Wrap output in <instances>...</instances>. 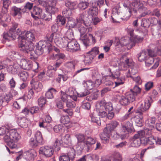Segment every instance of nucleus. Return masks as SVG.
<instances>
[{
  "label": "nucleus",
  "instance_id": "f257e3e1",
  "mask_svg": "<svg viewBox=\"0 0 161 161\" xmlns=\"http://www.w3.org/2000/svg\"><path fill=\"white\" fill-rule=\"evenodd\" d=\"M18 24H15L10 29L8 32H4L3 34V38L7 41L14 40L18 35L19 41V47L22 46L31 45V42L35 39L34 35L30 31L27 32L25 35L21 34V30L18 28Z\"/></svg>",
  "mask_w": 161,
  "mask_h": 161
},
{
  "label": "nucleus",
  "instance_id": "f03ea898",
  "mask_svg": "<svg viewBox=\"0 0 161 161\" xmlns=\"http://www.w3.org/2000/svg\"><path fill=\"white\" fill-rule=\"evenodd\" d=\"M20 138V136L16 131L12 127H10L9 132L4 136L3 139L10 148L13 149L16 148L17 145L15 142Z\"/></svg>",
  "mask_w": 161,
  "mask_h": 161
},
{
  "label": "nucleus",
  "instance_id": "7ed1b4c3",
  "mask_svg": "<svg viewBox=\"0 0 161 161\" xmlns=\"http://www.w3.org/2000/svg\"><path fill=\"white\" fill-rule=\"evenodd\" d=\"M145 2L142 1H136L131 3L130 9L128 11L130 14L134 13L136 14L138 11L142 14L141 17L144 16L147 14V8L144 6Z\"/></svg>",
  "mask_w": 161,
  "mask_h": 161
},
{
  "label": "nucleus",
  "instance_id": "20e7f679",
  "mask_svg": "<svg viewBox=\"0 0 161 161\" xmlns=\"http://www.w3.org/2000/svg\"><path fill=\"white\" fill-rule=\"evenodd\" d=\"M134 62L132 60L129 58H126L125 60L123 66V67H128V70L125 73V75L128 77H130L134 79V75L137 72L136 67L134 66Z\"/></svg>",
  "mask_w": 161,
  "mask_h": 161
},
{
  "label": "nucleus",
  "instance_id": "39448f33",
  "mask_svg": "<svg viewBox=\"0 0 161 161\" xmlns=\"http://www.w3.org/2000/svg\"><path fill=\"white\" fill-rule=\"evenodd\" d=\"M53 48L51 44L47 41H40L36 46V52L37 55L42 54L45 51L49 53Z\"/></svg>",
  "mask_w": 161,
  "mask_h": 161
},
{
  "label": "nucleus",
  "instance_id": "423d86ee",
  "mask_svg": "<svg viewBox=\"0 0 161 161\" xmlns=\"http://www.w3.org/2000/svg\"><path fill=\"white\" fill-rule=\"evenodd\" d=\"M22 46L19 47V49L23 53H27L31 59L34 60L37 58V56L38 55L36 52V50H33L32 46L26 45V46H24L23 44Z\"/></svg>",
  "mask_w": 161,
  "mask_h": 161
},
{
  "label": "nucleus",
  "instance_id": "0eeeda50",
  "mask_svg": "<svg viewBox=\"0 0 161 161\" xmlns=\"http://www.w3.org/2000/svg\"><path fill=\"white\" fill-rule=\"evenodd\" d=\"M83 25V24L79 23L76 28L78 29L80 33V40L85 46L86 47L89 45L90 41L88 39L87 35L86 34L84 35L86 32L87 28L85 27Z\"/></svg>",
  "mask_w": 161,
  "mask_h": 161
},
{
  "label": "nucleus",
  "instance_id": "6e6552de",
  "mask_svg": "<svg viewBox=\"0 0 161 161\" xmlns=\"http://www.w3.org/2000/svg\"><path fill=\"white\" fill-rule=\"evenodd\" d=\"M105 100H102L98 102L96 104V110L98 113V115L102 117H104L107 115V113L105 111Z\"/></svg>",
  "mask_w": 161,
  "mask_h": 161
},
{
  "label": "nucleus",
  "instance_id": "1a4fd4ad",
  "mask_svg": "<svg viewBox=\"0 0 161 161\" xmlns=\"http://www.w3.org/2000/svg\"><path fill=\"white\" fill-rule=\"evenodd\" d=\"M39 153L47 157L52 156L54 153L53 148L51 146H45L41 147L39 150Z\"/></svg>",
  "mask_w": 161,
  "mask_h": 161
},
{
  "label": "nucleus",
  "instance_id": "9d476101",
  "mask_svg": "<svg viewBox=\"0 0 161 161\" xmlns=\"http://www.w3.org/2000/svg\"><path fill=\"white\" fill-rule=\"evenodd\" d=\"M68 51L75 52L80 50L79 44L75 40L69 41L67 48Z\"/></svg>",
  "mask_w": 161,
  "mask_h": 161
},
{
  "label": "nucleus",
  "instance_id": "9b49d317",
  "mask_svg": "<svg viewBox=\"0 0 161 161\" xmlns=\"http://www.w3.org/2000/svg\"><path fill=\"white\" fill-rule=\"evenodd\" d=\"M69 41L65 37L61 38H55L54 39V42L56 45L61 48L65 47L67 48Z\"/></svg>",
  "mask_w": 161,
  "mask_h": 161
},
{
  "label": "nucleus",
  "instance_id": "f8f14e48",
  "mask_svg": "<svg viewBox=\"0 0 161 161\" xmlns=\"http://www.w3.org/2000/svg\"><path fill=\"white\" fill-rule=\"evenodd\" d=\"M75 155L74 150L71 149L67 153H62L59 157V161H70Z\"/></svg>",
  "mask_w": 161,
  "mask_h": 161
},
{
  "label": "nucleus",
  "instance_id": "ddd939ff",
  "mask_svg": "<svg viewBox=\"0 0 161 161\" xmlns=\"http://www.w3.org/2000/svg\"><path fill=\"white\" fill-rule=\"evenodd\" d=\"M77 20L78 23L83 24L86 26H88L90 25V23L88 22L89 19L86 13H83L80 14L79 17L77 18Z\"/></svg>",
  "mask_w": 161,
  "mask_h": 161
},
{
  "label": "nucleus",
  "instance_id": "4468645a",
  "mask_svg": "<svg viewBox=\"0 0 161 161\" xmlns=\"http://www.w3.org/2000/svg\"><path fill=\"white\" fill-rule=\"evenodd\" d=\"M42 12V10L41 8L35 6L31 12V16L35 20H38L40 19Z\"/></svg>",
  "mask_w": 161,
  "mask_h": 161
},
{
  "label": "nucleus",
  "instance_id": "2eb2a0df",
  "mask_svg": "<svg viewBox=\"0 0 161 161\" xmlns=\"http://www.w3.org/2000/svg\"><path fill=\"white\" fill-rule=\"evenodd\" d=\"M119 126V124L118 122L116 121H113L110 123L107 124L105 128L111 134L112 131L119 130L118 129H117V128Z\"/></svg>",
  "mask_w": 161,
  "mask_h": 161
},
{
  "label": "nucleus",
  "instance_id": "dca6fc26",
  "mask_svg": "<svg viewBox=\"0 0 161 161\" xmlns=\"http://www.w3.org/2000/svg\"><path fill=\"white\" fill-rule=\"evenodd\" d=\"M132 125L129 122L127 121L125 122V124L122 125L121 127L120 128L121 131L124 133L125 134L131 132L132 131Z\"/></svg>",
  "mask_w": 161,
  "mask_h": 161
},
{
  "label": "nucleus",
  "instance_id": "f3484780",
  "mask_svg": "<svg viewBox=\"0 0 161 161\" xmlns=\"http://www.w3.org/2000/svg\"><path fill=\"white\" fill-rule=\"evenodd\" d=\"M21 67L25 70H30L33 67L32 62L25 59H22L20 61Z\"/></svg>",
  "mask_w": 161,
  "mask_h": 161
},
{
  "label": "nucleus",
  "instance_id": "a211bd4d",
  "mask_svg": "<svg viewBox=\"0 0 161 161\" xmlns=\"http://www.w3.org/2000/svg\"><path fill=\"white\" fill-rule=\"evenodd\" d=\"M152 103V100L151 97H149L147 99H145L143 104H142L140 107L141 111L142 112L148 110L150 108L151 103Z\"/></svg>",
  "mask_w": 161,
  "mask_h": 161
},
{
  "label": "nucleus",
  "instance_id": "6ab92c4d",
  "mask_svg": "<svg viewBox=\"0 0 161 161\" xmlns=\"http://www.w3.org/2000/svg\"><path fill=\"white\" fill-rule=\"evenodd\" d=\"M57 1L54 0L51 3L48 7L47 8L46 11L47 12L52 15V14H54L58 11V8L56 7Z\"/></svg>",
  "mask_w": 161,
  "mask_h": 161
},
{
  "label": "nucleus",
  "instance_id": "aec40b11",
  "mask_svg": "<svg viewBox=\"0 0 161 161\" xmlns=\"http://www.w3.org/2000/svg\"><path fill=\"white\" fill-rule=\"evenodd\" d=\"M120 44L123 46H127L129 45L131 47L135 46V43L128 37H125L121 38L119 40Z\"/></svg>",
  "mask_w": 161,
  "mask_h": 161
},
{
  "label": "nucleus",
  "instance_id": "412c9836",
  "mask_svg": "<svg viewBox=\"0 0 161 161\" xmlns=\"http://www.w3.org/2000/svg\"><path fill=\"white\" fill-rule=\"evenodd\" d=\"M24 153L26 154V158L29 161L33 160L36 155V151L33 149L26 151Z\"/></svg>",
  "mask_w": 161,
  "mask_h": 161
},
{
  "label": "nucleus",
  "instance_id": "4be33fe9",
  "mask_svg": "<svg viewBox=\"0 0 161 161\" xmlns=\"http://www.w3.org/2000/svg\"><path fill=\"white\" fill-rule=\"evenodd\" d=\"M155 61V63L154 65L151 67V68L155 69L157 68L159 65L158 60L157 59H154L153 57H149L145 61V64L147 66H149Z\"/></svg>",
  "mask_w": 161,
  "mask_h": 161
},
{
  "label": "nucleus",
  "instance_id": "5701e85b",
  "mask_svg": "<svg viewBox=\"0 0 161 161\" xmlns=\"http://www.w3.org/2000/svg\"><path fill=\"white\" fill-rule=\"evenodd\" d=\"M30 84L32 85V88L37 92H40L42 90L43 86L41 82L36 81L35 79H33L31 81Z\"/></svg>",
  "mask_w": 161,
  "mask_h": 161
},
{
  "label": "nucleus",
  "instance_id": "b1692460",
  "mask_svg": "<svg viewBox=\"0 0 161 161\" xmlns=\"http://www.w3.org/2000/svg\"><path fill=\"white\" fill-rule=\"evenodd\" d=\"M158 25L155 29L152 30L153 35L159 38L161 37V20H157Z\"/></svg>",
  "mask_w": 161,
  "mask_h": 161
},
{
  "label": "nucleus",
  "instance_id": "393cba45",
  "mask_svg": "<svg viewBox=\"0 0 161 161\" xmlns=\"http://www.w3.org/2000/svg\"><path fill=\"white\" fill-rule=\"evenodd\" d=\"M79 24V23H78L77 19L76 20H75L74 19L71 17L68 19L67 25L70 28H76Z\"/></svg>",
  "mask_w": 161,
  "mask_h": 161
},
{
  "label": "nucleus",
  "instance_id": "a878e982",
  "mask_svg": "<svg viewBox=\"0 0 161 161\" xmlns=\"http://www.w3.org/2000/svg\"><path fill=\"white\" fill-rule=\"evenodd\" d=\"M138 115H136L134 118V120L135 122L136 125L139 127H141L142 126V119H143L142 115V113L141 112H139Z\"/></svg>",
  "mask_w": 161,
  "mask_h": 161
},
{
  "label": "nucleus",
  "instance_id": "bb28decb",
  "mask_svg": "<svg viewBox=\"0 0 161 161\" xmlns=\"http://www.w3.org/2000/svg\"><path fill=\"white\" fill-rule=\"evenodd\" d=\"M115 133L113 136V137L114 139H117L120 138L123 140L125 139L126 138V134L124 133H123L121 131L120 129H119V130L116 131Z\"/></svg>",
  "mask_w": 161,
  "mask_h": 161
},
{
  "label": "nucleus",
  "instance_id": "cd10ccee",
  "mask_svg": "<svg viewBox=\"0 0 161 161\" xmlns=\"http://www.w3.org/2000/svg\"><path fill=\"white\" fill-rule=\"evenodd\" d=\"M77 3L75 1L72 2L70 1H66L65 2V5L68 9L71 10H74L77 7Z\"/></svg>",
  "mask_w": 161,
  "mask_h": 161
},
{
  "label": "nucleus",
  "instance_id": "c85d7f7f",
  "mask_svg": "<svg viewBox=\"0 0 161 161\" xmlns=\"http://www.w3.org/2000/svg\"><path fill=\"white\" fill-rule=\"evenodd\" d=\"M28 120L25 117H20L18 119V124L19 125L23 128H26L28 125Z\"/></svg>",
  "mask_w": 161,
  "mask_h": 161
},
{
  "label": "nucleus",
  "instance_id": "c756f323",
  "mask_svg": "<svg viewBox=\"0 0 161 161\" xmlns=\"http://www.w3.org/2000/svg\"><path fill=\"white\" fill-rule=\"evenodd\" d=\"M98 9L96 7L90 8L87 11L88 14L92 16H96L98 14Z\"/></svg>",
  "mask_w": 161,
  "mask_h": 161
},
{
  "label": "nucleus",
  "instance_id": "7c9ffc66",
  "mask_svg": "<svg viewBox=\"0 0 161 161\" xmlns=\"http://www.w3.org/2000/svg\"><path fill=\"white\" fill-rule=\"evenodd\" d=\"M57 92V90L53 88L48 89L45 94V97L47 98L51 99L53 97V95Z\"/></svg>",
  "mask_w": 161,
  "mask_h": 161
},
{
  "label": "nucleus",
  "instance_id": "2f4dec72",
  "mask_svg": "<svg viewBox=\"0 0 161 161\" xmlns=\"http://www.w3.org/2000/svg\"><path fill=\"white\" fill-rule=\"evenodd\" d=\"M119 72L118 71L116 72L114 75L112 74V78L117 79V81L114 82L115 83V87L117 86L123 84V83L122 82L120 78H119Z\"/></svg>",
  "mask_w": 161,
  "mask_h": 161
},
{
  "label": "nucleus",
  "instance_id": "473e14b6",
  "mask_svg": "<svg viewBox=\"0 0 161 161\" xmlns=\"http://www.w3.org/2000/svg\"><path fill=\"white\" fill-rule=\"evenodd\" d=\"M141 144L140 139L138 137H135V135L132 139L130 145L133 147H138Z\"/></svg>",
  "mask_w": 161,
  "mask_h": 161
},
{
  "label": "nucleus",
  "instance_id": "72a5a7b5",
  "mask_svg": "<svg viewBox=\"0 0 161 161\" xmlns=\"http://www.w3.org/2000/svg\"><path fill=\"white\" fill-rule=\"evenodd\" d=\"M35 139L41 144H43L44 143L43 137L41 132L39 131H36L34 135Z\"/></svg>",
  "mask_w": 161,
  "mask_h": 161
},
{
  "label": "nucleus",
  "instance_id": "f704fd0d",
  "mask_svg": "<svg viewBox=\"0 0 161 161\" xmlns=\"http://www.w3.org/2000/svg\"><path fill=\"white\" fill-rule=\"evenodd\" d=\"M63 143V141L61 137H59L56 139L53 145L54 147H55L56 150L57 151L60 149V146Z\"/></svg>",
  "mask_w": 161,
  "mask_h": 161
},
{
  "label": "nucleus",
  "instance_id": "c9c22d12",
  "mask_svg": "<svg viewBox=\"0 0 161 161\" xmlns=\"http://www.w3.org/2000/svg\"><path fill=\"white\" fill-rule=\"evenodd\" d=\"M148 56L147 53L146 52L142 51L138 55V59L139 61L142 62L146 61Z\"/></svg>",
  "mask_w": 161,
  "mask_h": 161
},
{
  "label": "nucleus",
  "instance_id": "e433bc0d",
  "mask_svg": "<svg viewBox=\"0 0 161 161\" xmlns=\"http://www.w3.org/2000/svg\"><path fill=\"white\" fill-rule=\"evenodd\" d=\"M12 97V95L9 93L8 94H2L0 95V99L6 102L7 103H8L11 100Z\"/></svg>",
  "mask_w": 161,
  "mask_h": 161
},
{
  "label": "nucleus",
  "instance_id": "4c0bfd02",
  "mask_svg": "<svg viewBox=\"0 0 161 161\" xmlns=\"http://www.w3.org/2000/svg\"><path fill=\"white\" fill-rule=\"evenodd\" d=\"M130 103H132L136 99V95L134 94L131 91H130L126 93L125 94Z\"/></svg>",
  "mask_w": 161,
  "mask_h": 161
},
{
  "label": "nucleus",
  "instance_id": "58836bf2",
  "mask_svg": "<svg viewBox=\"0 0 161 161\" xmlns=\"http://www.w3.org/2000/svg\"><path fill=\"white\" fill-rule=\"evenodd\" d=\"M111 133L105 128L103 130V133L100 136V138L102 140L107 141L110 137Z\"/></svg>",
  "mask_w": 161,
  "mask_h": 161
},
{
  "label": "nucleus",
  "instance_id": "ea45409f",
  "mask_svg": "<svg viewBox=\"0 0 161 161\" xmlns=\"http://www.w3.org/2000/svg\"><path fill=\"white\" fill-rule=\"evenodd\" d=\"M35 3L36 4L40 5L45 8L46 10L50 4H49L47 2L43 0H36Z\"/></svg>",
  "mask_w": 161,
  "mask_h": 161
},
{
  "label": "nucleus",
  "instance_id": "a19ab883",
  "mask_svg": "<svg viewBox=\"0 0 161 161\" xmlns=\"http://www.w3.org/2000/svg\"><path fill=\"white\" fill-rule=\"evenodd\" d=\"M99 52L98 48L95 47L92 48L91 50L88 52L87 53L94 58L97 55L99 54Z\"/></svg>",
  "mask_w": 161,
  "mask_h": 161
},
{
  "label": "nucleus",
  "instance_id": "79ce46f5",
  "mask_svg": "<svg viewBox=\"0 0 161 161\" xmlns=\"http://www.w3.org/2000/svg\"><path fill=\"white\" fill-rule=\"evenodd\" d=\"M90 117L91 118V121L92 122L96 123L98 125H101L100 118L94 113L91 114L90 115Z\"/></svg>",
  "mask_w": 161,
  "mask_h": 161
},
{
  "label": "nucleus",
  "instance_id": "37998d69",
  "mask_svg": "<svg viewBox=\"0 0 161 161\" xmlns=\"http://www.w3.org/2000/svg\"><path fill=\"white\" fill-rule=\"evenodd\" d=\"M96 142V139L91 137H88L86 138V141H85L86 145L88 149L89 147L95 144Z\"/></svg>",
  "mask_w": 161,
  "mask_h": 161
},
{
  "label": "nucleus",
  "instance_id": "c03bdc74",
  "mask_svg": "<svg viewBox=\"0 0 161 161\" xmlns=\"http://www.w3.org/2000/svg\"><path fill=\"white\" fill-rule=\"evenodd\" d=\"M119 97H120L119 102L121 105H126L130 103L126 95L125 96H123L120 97L119 96Z\"/></svg>",
  "mask_w": 161,
  "mask_h": 161
},
{
  "label": "nucleus",
  "instance_id": "a18cd8bd",
  "mask_svg": "<svg viewBox=\"0 0 161 161\" xmlns=\"http://www.w3.org/2000/svg\"><path fill=\"white\" fill-rule=\"evenodd\" d=\"M21 8L17 7L16 6H13L11 8L12 13L14 16L18 15L21 16V13L20 12Z\"/></svg>",
  "mask_w": 161,
  "mask_h": 161
},
{
  "label": "nucleus",
  "instance_id": "49530a36",
  "mask_svg": "<svg viewBox=\"0 0 161 161\" xmlns=\"http://www.w3.org/2000/svg\"><path fill=\"white\" fill-rule=\"evenodd\" d=\"M90 92L86 89H81L79 92H77V94L79 97H83L89 94Z\"/></svg>",
  "mask_w": 161,
  "mask_h": 161
},
{
  "label": "nucleus",
  "instance_id": "de8ad7c7",
  "mask_svg": "<svg viewBox=\"0 0 161 161\" xmlns=\"http://www.w3.org/2000/svg\"><path fill=\"white\" fill-rule=\"evenodd\" d=\"M65 35L66 36L65 37L68 39L69 41L74 40V32L72 30L69 29L66 32Z\"/></svg>",
  "mask_w": 161,
  "mask_h": 161
},
{
  "label": "nucleus",
  "instance_id": "09e8293b",
  "mask_svg": "<svg viewBox=\"0 0 161 161\" xmlns=\"http://www.w3.org/2000/svg\"><path fill=\"white\" fill-rule=\"evenodd\" d=\"M18 75L21 80L23 81H25L28 77V74L26 71H23L19 73Z\"/></svg>",
  "mask_w": 161,
  "mask_h": 161
},
{
  "label": "nucleus",
  "instance_id": "8fccbe9b",
  "mask_svg": "<svg viewBox=\"0 0 161 161\" xmlns=\"http://www.w3.org/2000/svg\"><path fill=\"white\" fill-rule=\"evenodd\" d=\"M85 145H86V144L85 142H77L76 145L75 146V147L76 150L81 152L84 149Z\"/></svg>",
  "mask_w": 161,
  "mask_h": 161
},
{
  "label": "nucleus",
  "instance_id": "3c124183",
  "mask_svg": "<svg viewBox=\"0 0 161 161\" xmlns=\"http://www.w3.org/2000/svg\"><path fill=\"white\" fill-rule=\"evenodd\" d=\"M87 161H98L99 157L96 154H88L86 155Z\"/></svg>",
  "mask_w": 161,
  "mask_h": 161
},
{
  "label": "nucleus",
  "instance_id": "603ef678",
  "mask_svg": "<svg viewBox=\"0 0 161 161\" xmlns=\"http://www.w3.org/2000/svg\"><path fill=\"white\" fill-rule=\"evenodd\" d=\"M62 14L63 17H65L68 19L69 18H71L70 16L72 14V12L71 10L65 8L62 11Z\"/></svg>",
  "mask_w": 161,
  "mask_h": 161
},
{
  "label": "nucleus",
  "instance_id": "864d4df0",
  "mask_svg": "<svg viewBox=\"0 0 161 161\" xmlns=\"http://www.w3.org/2000/svg\"><path fill=\"white\" fill-rule=\"evenodd\" d=\"M53 58L54 59L58 61L60 59H64L65 58V56L64 53H58L56 54H53Z\"/></svg>",
  "mask_w": 161,
  "mask_h": 161
},
{
  "label": "nucleus",
  "instance_id": "5fc2aeb1",
  "mask_svg": "<svg viewBox=\"0 0 161 161\" xmlns=\"http://www.w3.org/2000/svg\"><path fill=\"white\" fill-rule=\"evenodd\" d=\"M10 127L8 126H2L0 127V136H2L5 134V136L7 134V133L9 131Z\"/></svg>",
  "mask_w": 161,
  "mask_h": 161
},
{
  "label": "nucleus",
  "instance_id": "6e6d98bb",
  "mask_svg": "<svg viewBox=\"0 0 161 161\" xmlns=\"http://www.w3.org/2000/svg\"><path fill=\"white\" fill-rule=\"evenodd\" d=\"M60 121L64 124H67L70 122V119L68 115H62L61 116Z\"/></svg>",
  "mask_w": 161,
  "mask_h": 161
},
{
  "label": "nucleus",
  "instance_id": "4d7b16f0",
  "mask_svg": "<svg viewBox=\"0 0 161 161\" xmlns=\"http://www.w3.org/2000/svg\"><path fill=\"white\" fill-rule=\"evenodd\" d=\"M150 24V20L148 19H143L141 20V25L144 27H148Z\"/></svg>",
  "mask_w": 161,
  "mask_h": 161
},
{
  "label": "nucleus",
  "instance_id": "13d9d810",
  "mask_svg": "<svg viewBox=\"0 0 161 161\" xmlns=\"http://www.w3.org/2000/svg\"><path fill=\"white\" fill-rule=\"evenodd\" d=\"M56 20L58 24H60L62 25H64L65 24L66 21L65 18L61 15L58 16Z\"/></svg>",
  "mask_w": 161,
  "mask_h": 161
},
{
  "label": "nucleus",
  "instance_id": "bf43d9fd",
  "mask_svg": "<svg viewBox=\"0 0 161 161\" xmlns=\"http://www.w3.org/2000/svg\"><path fill=\"white\" fill-rule=\"evenodd\" d=\"M94 58L87 53L85 57L84 62L86 64H90L92 62Z\"/></svg>",
  "mask_w": 161,
  "mask_h": 161
},
{
  "label": "nucleus",
  "instance_id": "052dcab7",
  "mask_svg": "<svg viewBox=\"0 0 161 161\" xmlns=\"http://www.w3.org/2000/svg\"><path fill=\"white\" fill-rule=\"evenodd\" d=\"M19 69L16 68L15 66L12 65L9 66L8 68V71L13 74H16L19 72Z\"/></svg>",
  "mask_w": 161,
  "mask_h": 161
},
{
  "label": "nucleus",
  "instance_id": "680f3d73",
  "mask_svg": "<svg viewBox=\"0 0 161 161\" xmlns=\"http://www.w3.org/2000/svg\"><path fill=\"white\" fill-rule=\"evenodd\" d=\"M105 111L109 112L113 110V108L112 103L110 102L105 103Z\"/></svg>",
  "mask_w": 161,
  "mask_h": 161
},
{
  "label": "nucleus",
  "instance_id": "e2e57ef3",
  "mask_svg": "<svg viewBox=\"0 0 161 161\" xmlns=\"http://www.w3.org/2000/svg\"><path fill=\"white\" fill-rule=\"evenodd\" d=\"M62 139L63 141V143H64L68 145L70 143L71 139L70 137V135L68 134H66L62 138Z\"/></svg>",
  "mask_w": 161,
  "mask_h": 161
},
{
  "label": "nucleus",
  "instance_id": "0e129e2a",
  "mask_svg": "<svg viewBox=\"0 0 161 161\" xmlns=\"http://www.w3.org/2000/svg\"><path fill=\"white\" fill-rule=\"evenodd\" d=\"M54 71L53 67L48 66V70L47 71V75L49 77H53L54 74Z\"/></svg>",
  "mask_w": 161,
  "mask_h": 161
},
{
  "label": "nucleus",
  "instance_id": "69168bd1",
  "mask_svg": "<svg viewBox=\"0 0 161 161\" xmlns=\"http://www.w3.org/2000/svg\"><path fill=\"white\" fill-rule=\"evenodd\" d=\"M63 126L61 125H55L53 128L54 131L56 133H60L63 131Z\"/></svg>",
  "mask_w": 161,
  "mask_h": 161
},
{
  "label": "nucleus",
  "instance_id": "338daca9",
  "mask_svg": "<svg viewBox=\"0 0 161 161\" xmlns=\"http://www.w3.org/2000/svg\"><path fill=\"white\" fill-rule=\"evenodd\" d=\"M86 85L85 86L86 87V89L89 91L94 87L95 85L91 80L86 81Z\"/></svg>",
  "mask_w": 161,
  "mask_h": 161
},
{
  "label": "nucleus",
  "instance_id": "774afa93",
  "mask_svg": "<svg viewBox=\"0 0 161 161\" xmlns=\"http://www.w3.org/2000/svg\"><path fill=\"white\" fill-rule=\"evenodd\" d=\"M30 144L33 147L35 148L39 144H40L34 138H31L30 141Z\"/></svg>",
  "mask_w": 161,
  "mask_h": 161
}]
</instances>
